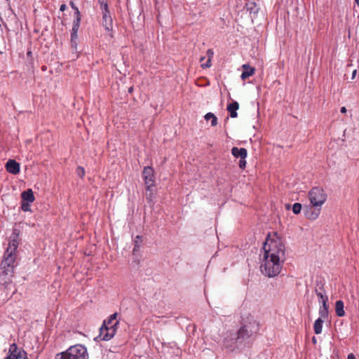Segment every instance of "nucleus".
<instances>
[{"label":"nucleus","mask_w":359,"mask_h":359,"mask_svg":"<svg viewBox=\"0 0 359 359\" xmlns=\"http://www.w3.org/2000/svg\"><path fill=\"white\" fill-rule=\"evenodd\" d=\"M232 155L236 158H245L247 157L248 151L245 148L233 147L231 149Z\"/></svg>","instance_id":"obj_14"},{"label":"nucleus","mask_w":359,"mask_h":359,"mask_svg":"<svg viewBox=\"0 0 359 359\" xmlns=\"http://www.w3.org/2000/svg\"><path fill=\"white\" fill-rule=\"evenodd\" d=\"M22 201H27L29 203H32L34 201V196L33 191L31 189H29L21 194Z\"/></svg>","instance_id":"obj_18"},{"label":"nucleus","mask_w":359,"mask_h":359,"mask_svg":"<svg viewBox=\"0 0 359 359\" xmlns=\"http://www.w3.org/2000/svg\"><path fill=\"white\" fill-rule=\"evenodd\" d=\"M76 174L81 178H83L85 175V170L83 167L79 166L76 168Z\"/></svg>","instance_id":"obj_35"},{"label":"nucleus","mask_w":359,"mask_h":359,"mask_svg":"<svg viewBox=\"0 0 359 359\" xmlns=\"http://www.w3.org/2000/svg\"><path fill=\"white\" fill-rule=\"evenodd\" d=\"M319 315L320 316V318H321L323 320L327 318L329 315V309L320 308Z\"/></svg>","instance_id":"obj_30"},{"label":"nucleus","mask_w":359,"mask_h":359,"mask_svg":"<svg viewBox=\"0 0 359 359\" xmlns=\"http://www.w3.org/2000/svg\"><path fill=\"white\" fill-rule=\"evenodd\" d=\"M309 198L313 206H316V208H321L327 199V194L323 188L316 187L309 191Z\"/></svg>","instance_id":"obj_5"},{"label":"nucleus","mask_w":359,"mask_h":359,"mask_svg":"<svg viewBox=\"0 0 359 359\" xmlns=\"http://www.w3.org/2000/svg\"><path fill=\"white\" fill-rule=\"evenodd\" d=\"M302 209V204L299 203H295L292 205V212L295 215L299 214L301 212Z\"/></svg>","instance_id":"obj_29"},{"label":"nucleus","mask_w":359,"mask_h":359,"mask_svg":"<svg viewBox=\"0 0 359 359\" xmlns=\"http://www.w3.org/2000/svg\"><path fill=\"white\" fill-rule=\"evenodd\" d=\"M259 331V322L252 316L248 317L237 331V337L235 338L237 348L241 350L246 347H250Z\"/></svg>","instance_id":"obj_1"},{"label":"nucleus","mask_w":359,"mask_h":359,"mask_svg":"<svg viewBox=\"0 0 359 359\" xmlns=\"http://www.w3.org/2000/svg\"><path fill=\"white\" fill-rule=\"evenodd\" d=\"M245 7L248 11L250 13H257L258 12V8H257V4L253 2H247L245 4Z\"/></svg>","instance_id":"obj_22"},{"label":"nucleus","mask_w":359,"mask_h":359,"mask_svg":"<svg viewBox=\"0 0 359 359\" xmlns=\"http://www.w3.org/2000/svg\"><path fill=\"white\" fill-rule=\"evenodd\" d=\"M19 351L16 344H11L8 349V355L4 359H17Z\"/></svg>","instance_id":"obj_17"},{"label":"nucleus","mask_w":359,"mask_h":359,"mask_svg":"<svg viewBox=\"0 0 359 359\" xmlns=\"http://www.w3.org/2000/svg\"><path fill=\"white\" fill-rule=\"evenodd\" d=\"M210 66H211V59L210 58H208V60H207V62L201 65V67L203 69L210 67Z\"/></svg>","instance_id":"obj_39"},{"label":"nucleus","mask_w":359,"mask_h":359,"mask_svg":"<svg viewBox=\"0 0 359 359\" xmlns=\"http://www.w3.org/2000/svg\"><path fill=\"white\" fill-rule=\"evenodd\" d=\"M0 273V284L4 285L6 288L12 283V278L14 276V271L1 269Z\"/></svg>","instance_id":"obj_8"},{"label":"nucleus","mask_w":359,"mask_h":359,"mask_svg":"<svg viewBox=\"0 0 359 359\" xmlns=\"http://www.w3.org/2000/svg\"><path fill=\"white\" fill-rule=\"evenodd\" d=\"M118 323V321H116L113 325H111V326H107L108 334L105 335V341L110 340L115 335Z\"/></svg>","instance_id":"obj_15"},{"label":"nucleus","mask_w":359,"mask_h":359,"mask_svg":"<svg viewBox=\"0 0 359 359\" xmlns=\"http://www.w3.org/2000/svg\"><path fill=\"white\" fill-rule=\"evenodd\" d=\"M245 166H246L245 158H241V160L239 161L240 168L244 169L245 168Z\"/></svg>","instance_id":"obj_38"},{"label":"nucleus","mask_w":359,"mask_h":359,"mask_svg":"<svg viewBox=\"0 0 359 359\" xmlns=\"http://www.w3.org/2000/svg\"><path fill=\"white\" fill-rule=\"evenodd\" d=\"M344 304L342 300H337L335 303V311L336 314L339 317L345 316V311L344 310Z\"/></svg>","instance_id":"obj_19"},{"label":"nucleus","mask_w":359,"mask_h":359,"mask_svg":"<svg viewBox=\"0 0 359 359\" xmlns=\"http://www.w3.org/2000/svg\"><path fill=\"white\" fill-rule=\"evenodd\" d=\"M213 50L212 49H208V51H207V55L208 56L209 58L211 59V57H212L213 55Z\"/></svg>","instance_id":"obj_42"},{"label":"nucleus","mask_w":359,"mask_h":359,"mask_svg":"<svg viewBox=\"0 0 359 359\" xmlns=\"http://www.w3.org/2000/svg\"><path fill=\"white\" fill-rule=\"evenodd\" d=\"M285 260H277L276 258L264 256L260 269L262 273L269 277H274L278 275L280 272L282 265L281 264Z\"/></svg>","instance_id":"obj_3"},{"label":"nucleus","mask_w":359,"mask_h":359,"mask_svg":"<svg viewBox=\"0 0 359 359\" xmlns=\"http://www.w3.org/2000/svg\"><path fill=\"white\" fill-rule=\"evenodd\" d=\"M31 203L29 202H27V201H21V209L24 211V212H27V211H30V208H29V204Z\"/></svg>","instance_id":"obj_32"},{"label":"nucleus","mask_w":359,"mask_h":359,"mask_svg":"<svg viewBox=\"0 0 359 359\" xmlns=\"http://www.w3.org/2000/svg\"><path fill=\"white\" fill-rule=\"evenodd\" d=\"M69 5L72 8L74 11V17L81 16L80 11L78 7L74 4V3L72 1L69 2Z\"/></svg>","instance_id":"obj_31"},{"label":"nucleus","mask_w":359,"mask_h":359,"mask_svg":"<svg viewBox=\"0 0 359 359\" xmlns=\"http://www.w3.org/2000/svg\"><path fill=\"white\" fill-rule=\"evenodd\" d=\"M356 74H357V70H356V69H355V70H353V72H352L351 79H355V76H356Z\"/></svg>","instance_id":"obj_45"},{"label":"nucleus","mask_w":359,"mask_h":359,"mask_svg":"<svg viewBox=\"0 0 359 359\" xmlns=\"http://www.w3.org/2000/svg\"><path fill=\"white\" fill-rule=\"evenodd\" d=\"M263 249L264 251V256L276 259L277 260L285 259V245L279 239L269 240L266 239L264 243Z\"/></svg>","instance_id":"obj_2"},{"label":"nucleus","mask_w":359,"mask_h":359,"mask_svg":"<svg viewBox=\"0 0 359 359\" xmlns=\"http://www.w3.org/2000/svg\"><path fill=\"white\" fill-rule=\"evenodd\" d=\"M117 315V313L111 314L108 320H106L103 322V324H105L107 326H111V325L114 324L113 321L116 319Z\"/></svg>","instance_id":"obj_27"},{"label":"nucleus","mask_w":359,"mask_h":359,"mask_svg":"<svg viewBox=\"0 0 359 359\" xmlns=\"http://www.w3.org/2000/svg\"><path fill=\"white\" fill-rule=\"evenodd\" d=\"M239 108V104L236 101H233L231 103L227 105L226 109L230 113V116L231 118H236L238 116L236 111Z\"/></svg>","instance_id":"obj_16"},{"label":"nucleus","mask_w":359,"mask_h":359,"mask_svg":"<svg viewBox=\"0 0 359 359\" xmlns=\"http://www.w3.org/2000/svg\"><path fill=\"white\" fill-rule=\"evenodd\" d=\"M340 111L341 113H346V108L345 107H342L340 109Z\"/></svg>","instance_id":"obj_46"},{"label":"nucleus","mask_w":359,"mask_h":359,"mask_svg":"<svg viewBox=\"0 0 359 359\" xmlns=\"http://www.w3.org/2000/svg\"><path fill=\"white\" fill-rule=\"evenodd\" d=\"M204 118L206 121H208L210 119L211 120V126H217V118L216 117V116L214 114H212L211 112H208L205 115Z\"/></svg>","instance_id":"obj_23"},{"label":"nucleus","mask_w":359,"mask_h":359,"mask_svg":"<svg viewBox=\"0 0 359 359\" xmlns=\"http://www.w3.org/2000/svg\"><path fill=\"white\" fill-rule=\"evenodd\" d=\"M107 333V327L105 324H102V327L100 329V337H101V340L105 341V335Z\"/></svg>","instance_id":"obj_28"},{"label":"nucleus","mask_w":359,"mask_h":359,"mask_svg":"<svg viewBox=\"0 0 359 359\" xmlns=\"http://www.w3.org/2000/svg\"><path fill=\"white\" fill-rule=\"evenodd\" d=\"M142 242V237L140 236H137L134 240L133 254H135L140 250Z\"/></svg>","instance_id":"obj_24"},{"label":"nucleus","mask_w":359,"mask_h":359,"mask_svg":"<svg viewBox=\"0 0 359 359\" xmlns=\"http://www.w3.org/2000/svg\"><path fill=\"white\" fill-rule=\"evenodd\" d=\"M142 176L146 185V190L150 191L151 188L155 186L154 172L153 168L150 166L144 167L142 172Z\"/></svg>","instance_id":"obj_6"},{"label":"nucleus","mask_w":359,"mask_h":359,"mask_svg":"<svg viewBox=\"0 0 359 359\" xmlns=\"http://www.w3.org/2000/svg\"><path fill=\"white\" fill-rule=\"evenodd\" d=\"M66 8H67V6L65 4L60 5V10L61 11H65Z\"/></svg>","instance_id":"obj_43"},{"label":"nucleus","mask_w":359,"mask_h":359,"mask_svg":"<svg viewBox=\"0 0 359 359\" xmlns=\"http://www.w3.org/2000/svg\"><path fill=\"white\" fill-rule=\"evenodd\" d=\"M77 43L76 40H75V42L74 43V46H72V47L74 49H76Z\"/></svg>","instance_id":"obj_48"},{"label":"nucleus","mask_w":359,"mask_h":359,"mask_svg":"<svg viewBox=\"0 0 359 359\" xmlns=\"http://www.w3.org/2000/svg\"><path fill=\"white\" fill-rule=\"evenodd\" d=\"M15 260V253L10 250H6L4 259L1 264V269L14 271V262Z\"/></svg>","instance_id":"obj_7"},{"label":"nucleus","mask_w":359,"mask_h":359,"mask_svg":"<svg viewBox=\"0 0 359 359\" xmlns=\"http://www.w3.org/2000/svg\"><path fill=\"white\" fill-rule=\"evenodd\" d=\"M98 2L100 4L101 9L102 11L109 9L107 0H98Z\"/></svg>","instance_id":"obj_34"},{"label":"nucleus","mask_w":359,"mask_h":359,"mask_svg":"<svg viewBox=\"0 0 359 359\" xmlns=\"http://www.w3.org/2000/svg\"><path fill=\"white\" fill-rule=\"evenodd\" d=\"M80 22H81V16L74 17V20L73 22V26H72V31L74 32V33L78 32L79 28L80 26Z\"/></svg>","instance_id":"obj_26"},{"label":"nucleus","mask_w":359,"mask_h":359,"mask_svg":"<svg viewBox=\"0 0 359 359\" xmlns=\"http://www.w3.org/2000/svg\"><path fill=\"white\" fill-rule=\"evenodd\" d=\"M290 207H291V205H290V204H287H287H285V208H286L287 210H290Z\"/></svg>","instance_id":"obj_49"},{"label":"nucleus","mask_w":359,"mask_h":359,"mask_svg":"<svg viewBox=\"0 0 359 359\" xmlns=\"http://www.w3.org/2000/svg\"><path fill=\"white\" fill-rule=\"evenodd\" d=\"M242 68H243V71L241 74V77L243 80H245L249 76H250L255 74V69L254 67H250L248 64L243 65L242 66Z\"/></svg>","instance_id":"obj_13"},{"label":"nucleus","mask_w":359,"mask_h":359,"mask_svg":"<svg viewBox=\"0 0 359 359\" xmlns=\"http://www.w3.org/2000/svg\"><path fill=\"white\" fill-rule=\"evenodd\" d=\"M102 25L106 30L110 31L112 29L113 22L109 9L102 11Z\"/></svg>","instance_id":"obj_10"},{"label":"nucleus","mask_w":359,"mask_h":359,"mask_svg":"<svg viewBox=\"0 0 359 359\" xmlns=\"http://www.w3.org/2000/svg\"><path fill=\"white\" fill-rule=\"evenodd\" d=\"M326 292L325 289V283L322 280H316V286L315 288V293Z\"/></svg>","instance_id":"obj_25"},{"label":"nucleus","mask_w":359,"mask_h":359,"mask_svg":"<svg viewBox=\"0 0 359 359\" xmlns=\"http://www.w3.org/2000/svg\"><path fill=\"white\" fill-rule=\"evenodd\" d=\"M88 353L86 346L76 344L65 351L56 354L55 359H88Z\"/></svg>","instance_id":"obj_4"},{"label":"nucleus","mask_w":359,"mask_h":359,"mask_svg":"<svg viewBox=\"0 0 359 359\" xmlns=\"http://www.w3.org/2000/svg\"><path fill=\"white\" fill-rule=\"evenodd\" d=\"M133 91V87H130V88H128V92H129V93H132Z\"/></svg>","instance_id":"obj_50"},{"label":"nucleus","mask_w":359,"mask_h":359,"mask_svg":"<svg viewBox=\"0 0 359 359\" xmlns=\"http://www.w3.org/2000/svg\"><path fill=\"white\" fill-rule=\"evenodd\" d=\"M204 58H205L204 57H202L201 58V61H202L203 60H204Z\"/></svg>","instance_id":"obj_51"},{"label":"nucleus","mask_w":359,"mask_h":359,"mask_svg":"<svg viewBox=\"0 0 359 359\" xmlns=\"http://www.w3.org/2000/svg\"><path fill=\"white\" fill-rule=\"evenodd\" d=\"M320 208H316V206L311 205L305 206L304 208V213L305 217L310 220H315L319 216Z\"/></svg>","instance_id":"obj_9"},{"label":"nucleus","mask_w":359,"mask_h":359,"mask_svg":"<svg viewBox=\"0 0 359 359\" xmlns=\"http://www.w3.org/2000/svg\"><path fill=\"white\" fill-rule=\"evenodd\" d=\"M17 359H28L27 356V353L24 350H20L18 353V358Z\"/></svg>","instance_id":"obj_36"},{"label":"nucleus","mask_w":359,"mask_h":359,"mask_svg":"<svg viewBox=\"0 0 359 359\" xmlns=\"http://www.w3.org/2000/svg\"><path fill=\"white\" fill-rule=\"evenodd\" d=\"M312 342L314 344H316L317 343V339H316V337H312Z\"/></svg>","instance_id":"obj_47"},{"label":"nucleus","mask_w":359,"mask_h":359,"mask_svg":"<svg viewBox=\"0 0 359 359\" xmlns=\"http://www.w3.org/2000/svg\"><path fill=\"white\" fill-rule=\"evenodd\" d=\"M316 295L318 296L319 299V302H323L324 299L328 300V297L326 294V292H318Z\"/></svg>","instance_id":"obj_33"},{"label":"nucleus","mask_w":359,"mask_h":359,"mask_svg":"<svg viewBox=\"0 0 359 359\" xmlns=\"http://www.w3.org/2000/svg\"><path fill=\"white\" fill-rule=\"evenodd\" d=\"M328 300L324 299L323 302H321L322 306L320 308L329 309V305L327 304Z\"/></svg>","instance_id":"obj_40"},{"label":"nucleus","mask_w":359,"mask_h":359,"mask_svg":"<svg viewBox=\"0 0 359 359\" xmlns=\"http://www.w3.org/2000/svg\"><path fill=\"white\" fill-rule=\"evenodd\" d=\"M323 320L321 318H318L316 320L313 325V330L316 334H319L322 332Z\"/></svg>","instance_id":"obj_21"},{"label":"nucleus","mask_w":359,"mask_h":359,"mask_svg":"<svg viewBox=\"0 0 359 359\" xmlns=\"http://www.w3.org/2000/svg\"><path fill=\"white\" fill-rule=\"evenodd\" d=\"M224 346L226 349L233 351L235 348H237L235 343V339H225L224 341Z\"/></svg>","instance_id":"obj_20"},{"label":"nucleus","mask_w":359,"mask_h":359,"mask_svg":"<svg viewBox=\"0 0 359 359\" xmlns=\"http://www.w3.org/2000/svg\"><path fill=\"white\" fill-rule=\"evenodd\" d=\"M18 234L16 233V229H15L13 231V237L11 238L6 250H10L12 252L15 253L19 244L18 241Z\"/></svg>","instance_id":"obj_12"},{"label":"nucleus","mask_w":359,"mask_h":359,"mask_svg":"<svg viewBox=\"0 0 359 359\" xmlns=\"http://www.w3.org/2000/svg\"><path fill=\"white\" fill-rule=\"evenodd\" d=\"M150 193L149 194H147V200L149 201V202H151L154 198V194L153 193L151 192V189L149 191Z\"/></svg>","instance_id":"obj_41"},{"label":"nucleus","mask_w":359,"mask_h":359,"mask_svg":"<svg viewBox=\"0 0 359 359\" xmlns=\"http://www.w3.org/2000/svg\"><path fill=\"white\" fill-rule=\"evenodd\" d=\"M347 359H355V357L353 353H349L348 355Z\"/></svg>","instance_id":"obj_44"},{"label":"nucleus","mask_w":359,"mask_h":359,"mask_svg":"<svg viewBox=\"0 0 359 359\" xmlns=\"http://www.w3.org/2000/svg\"><path fill=\"white\" fill-rule=\"evenodd\" d=\"M6 170L13 175L18 174L20 172V163L13 159H9L6 163Z\"/></svg>","instance_id":"obj_11"},{"label":"nucleus","mask_w":359,"mask_h":359,"mask_svg":"<svg viewBox=\"0 0 359 359\" xmlns=\"http://www.w3.org/2000/svg\"><path fill=\"white\" fill-rule=\"evenodd\" d=\"M77 33L78 32H75L74 33V32H71V43H72V46H74V43L75 42V40L77 39Z\"/></svg>","instance_id":"obj_37"}]
</instances>
